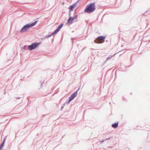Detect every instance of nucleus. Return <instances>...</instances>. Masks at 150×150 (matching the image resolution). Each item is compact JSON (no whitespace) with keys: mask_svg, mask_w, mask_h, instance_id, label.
Returning <instances> with one entry per match:
<instances>
[{"mask_svg":"<svg viewBox=\"0 0 150 150\" xmlns=\"http://www.w3.org/2000/svg\"><path fill=\"white\" fill-rule=\"evenodd\" d=\"M112 56H109V57L108 58V59H110V58H111L112 57Z\"/></svg>","mask_w":150,"mask_h":150,"instance_id":"nucleus-12","label":"nucleus"},{"mask_svg":"<svg viewBox=\"0 0 150 150\" xmlns=\"http://www.w3.org/2000/svg\"><path fill=\"white\" fill-rule=\"evenodd\" d=\"M95 9V3H91L87 6L84 11L85 12L91 13L94 11Z\"/></svg>","mask_w":150,"mask_h":150,"instance_id":"nucleus-1","label":"nucleus"},{"mask_svg":"<svg viewBox=\"0 0 150 150\" xmlns=\"http://www.w3.org/2000/svg\"><path fill=\"white\" fill-rule=\"evenodd\" d=\"M63 24L62 23L52 33V35H54L55 34L57 33L60 30L61 28L63 27Z\"/></svg>","mask_w":150,"mask_h":150,"instance_id":"nucleus-6","label":"nucleus"},{"mask_svg":"<svg viewBox=\"0 0 150 150\" xmlns=\"http://www.w3.org/2000/svg\"><path fill=\"white\" fill-rule=\"evenodd\" d=\"M118 123H115L112 124V127L115 128H117L118 127Z\"/></svg>","mask_w":150,"mask_h":150,"instance_id":"nucleus-9","label":"nucleus"},{"mask_svg":"<svg viewBox=\"0 0 150 150\" xmlns=\"http://www.w3.org/2000/svg\"><path fill=\"white\" fill-rule=\"evenodd\" d=\"M63 24L62 23L52 33V35H54L55 34L57 33L60 30L61 28L63 27Z\"/></svg>","mask_w":150,"mask_h":150,"instance_id":"nucleus-5","label":"nucleus"},{"mask_svg":"<svg viewBox=\"0 0 150 150\" xmlns=\"http://www.w3.org/2000/svg\"><path fill=\"white\" fill-rule=\"evenodd\" d=\"M76 5L75 4H74L72 5H71L69 7V9L71 10H72L73 8H74Z\"/></svg>","mask_w":150,"mask_h":150,"instance_id":"nucleus-10","label":"nucleus"},{"mask_svg":"<svg viewBox=\"0 0 150 150\" xmlns=\"http://www.w3.org/2000/svg\"><path fill=\"white\" fill-rule=\"evenodd\" d=\"M105 36H100L98 37L94 41V42L97 44H101L105 41Z\"/></svg>","mask_w":150,"mask_h":150,"instance_id":"nucleus-3","label":"nucleus"},{"mask_svg":"<svg viewBox=\"0 0 150 150\" xmlns=\"http://www.w3.org/2000/svg\"><path fill=\"white\" fill-rule=\"evenodd\" d=\"M4 144V142H2L1 145L0 146V150L2 149Z\"/></svg>","mask_w":150,"mask_h":150,"instance_id":"nucleus-11","label":"nucleus"},{"mask_svg":"<svg viewBox=\"0 0 150 150\" xmlns=\"http://www.w3.org/2000/svg\"><path fill=\"white\" fill-rule=\"evenodd\" d=\"M37 21H35L32 24H28L25 25L21 30L22 33L25 32L28 30L29 28L35 25Z\"/></svg>","mask_w":150,"mask_h":150,"instance_id":"nucleus-2","label":"nucleus"},{"mask_svg":"<svg viewBox=\"0 0 150 150\" xmlns=\"http://www.w3.org/2000/svg\"><path fill=\"white\" fill-rule=\"evenodd\" d=\"M5 141V140H4L3 142H4H4Z\"/></svg>","mask_w":150,"mask_h":150,"instance_id":"nucleus-13","label":"nucleus"},{"mask_svg":"<svg viewBox=\"0 0 150 150\" xmlns=\"http://www.w3.org/2000/svg\"><path fill=\"white\" fill-rule=\"evenodd\" d=\"M39 45L38 43H35L32 44L31 45H29L28 48L29 50H31L35 49Z\"/></svg>","mask_w":150,"mask_h":150,"instance_id":"nucleus-4","label":"nucleus"},{"mask_svg":"<svg viewBox=\"0 0 150 150\" xmlns=\"http://www.w3.org/2000/svg\"><path fill=\"white\" fill-rule=\"evenodd\" d=\"M76 16L74 18L72 17H70L69 18L67 21V23L69 24H72L73 22V21L75 19H76Z\"/></svg>","mask_w":150,"mask_h":150,"instance_id":"nucleus-8","label":"nucleus"},{"mask_svg":"<svg viewBox=\"0 0 150 150\" xmlns=\"http://www.w3.org/2000/svg\"><path fill=\"white\" fill-rule=\"evenodd\" d=\"M77 91L74 92L69 98V102H70L74 98L77 96Z\"/></svg>","mask_w":150,"mask_h":150,"instance_id":"nucleus-7","label":"nucleus"}]
</instances>
